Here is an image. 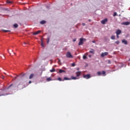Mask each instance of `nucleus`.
I'll use <instances>...</instances> for the list:
<instances>
[{
	"label": "nucleus",
	"mask_w": 130,
	"mask_h": 130,
	"mask_svg": "<svg viewBox=\"0 0 130 130\" xmlns=\"http://www.w3.org/2000/svg\"><path fill=\"white\" fill-rule=\"evenodd\" d=\"M107 22H108V19L107 18H105V19L101 21V23L103 25L105 24Z\"/></svg>",
	"instance_id": "4"
},
{
	"label": "nucleus",
	"mask_w": 130,
	"mask_h": 130,
	"mask_svg": "<svg viewBox=\"0 0 130 130\" xmlns=\"http://www.w3.org/2000/svg\"><path fill=\"white\" fill-rule=\"evenodd\" d=\"M7 3L8 5H10V4H12L13 2L12 1H8Z\"/></svg>",
	"instance_id": "24"
},
{
	"label": "nucleus",
	"mask_w": 130,
	"mask_h": 130,
	"mask_svg": "<svg viewBox=\"0 0 130 130\" xmlns=\"http://www.w3.org/2000/svg\"><path fill=\"white\" fill-rule=\"evenodd\" d=\"M67 57L68 58H73V55L71 54V52H68L66 54Z\"/></svg>",
	"instance_id": "1"
},
{
	"label": "nucleus",
	"mask_w": 130,
	"mask_h": 130,
	"mask_svg": "<svg viewBox=\"0 0 130 130\" xmlns=\"http://www.w3.org/2000/svg\"><path fill=\"white\" fill-rule=\"evenodd\" d=\"M76 77H80L81 76V74H82V73L81 72V71H79L76 73Z\"/></svg>",
	"instance_id": "6"
},
{
	"label": "nucleus",
	"mask_w": 130,
	"mask_h": 130,
	"mask_svg": "<svg viewBox=\"0 0 130 130\" xmlns=\"http://www.w3.org/2000/svg\"><path fill=\"white\" fill-rule=\"evenodd\" d=\"M68 80H71V78H69L68 77H64L63 81Z\"/></svg>",
	"instance_id": "17"
},
{
	"label": "nucleus",
	"mask_w": 130,
	"mask_h": 130,
	"mask_svg": "<svg viewBox=\"0 0 130 130\" xmlns=\"http://www.w3.org/2000/svg\"><path fill=\"white\" fill-rule=\"evenodd\" d=\"M130 24L129 22H125L122 23V25H125L126 26H127Z\"/></svg>",
	"instance_id": "10"
},
{
	"label": "nucleus",
	"mask_w": 130,
	"mask_h": 130,
	"mask_svg": "<svg viewBox=\"0 0 130 130\" xmlns=\"http://www.w3.org/2000/svg\"><path fill=\"white\" fill-rule=\"evenodd\" d=\"M79 78H77L75 76L71 77V80H78Z\"/></svg>",
	"instance_id": "12"
},
{
	"label": "nucleus",
	"mask_w": 130,
	"mask_h": 130,
	"mask_svg": "<svg viewBox=\"0 0 130 130\" xmlns=\"http://www.w3.org/2000/svg\"><path fill=\"white\" fill-rule=\"evenodd\" d=\"M102 74L104 76H106V72L105 71H102Z\"/></svg>",
	"instance_id": "20"
},
{
	"label": "nucleus",
	"mask_w": 130,
	"mask_h": 130,
	"mask_svg": "<svg viewBox=\"0 0 130 130\" xmlns=\"http://www.w3.org/2000/svg\"><path fill=\"white\" fill-rule=\"evenodd\" d=\"M116 35H119V34H121V30L120 29H117L116 31Z\"/></svg>",
	"instance_id": "5"
},
{
	"label": "nucleus",
	"mask_w": 130,
	"mask_h": 130,
	"mask_svg": "<svg viewBox=\"0 0 130 130\" xmlns=\"http://www.w3.org/2000/svg\"><path fill=\"white\" fill-rule=\"evenodd\" d=\"M106 55H108V52H102L101 54V57H104V56H106Z\"/></svg>",
	"instance_id": "2"
},
{
	"label": "nucleus",
	"mask_w": 130,
	"mask_h": 130,
	"mask_svg": "<svg viewBox=\"0 0 130 130\" xmlns=\"http://www.w3.org/2000/svg\"><path fill=\"white\" fill-rule=\"evenodd\" d=\"M43 39H44L42 38V39H41V46L42 47H44V44H43Z\"/></svg>",
	"instance_id": "14"
},
{
	"label": "nucleus",
	"mask_w": 130,
	"mask_h": 130,
	"mask_svg": "<svg viewBox=\"0 0 130 130\" xmlns=\"http://www.w3.org/2000/svg\"><path fill=\"white\" fill-rule=\"evenodd\" d=\"M58 80L60 82H61V81H62V80H61V78L60 77L58 78Z\"/></svg>",
	"instance_id": "27"
},
{
	"label": "nucleus",
	"mask_w": 130,
	"mask_h": 130,
	"mask_svg": "<svg viewBox=\"0 0 130 130\" xmlns=\"http://www.w3.org/2000/svg\"><path fill=\"white\" fill-rule=\"evenodd\" d=\"M79 68H77V71H79Z\"/></svg>",
	"instance_id": "46"
},
{
	"label": "nucleus",
	"mask_w": 130,
	"mask_h": 130,
	"mask_svg": "<svg viewBox=\"0 0 130 130\" xmlns=\"http://www.w3.org/2000/svg\"><path fill=\"white\" fill-rule=\"evenodd\" d=\"M33 78H34V74H30L29 77V79H33Z\"/></svg>",
	"instance_id": "11"
},
{
	"label": "nucleus",
	"mask_w": 130,
	"mask_h": 130,
	"mask_svg": "<svg viewBox=\"0 0 130 130\" xmlns=\"http://www.w3.org/2000/svg\"><path fill=\"white\" fill-rule=\"evenodd\" d=\"M111 39H112V40L115 39V36H112Z\"/></svg>",
	"instance_id": "22"
},
{
	"label": "nucleus",
	"mask_w": 130,
	"mask_h": 130,
	"mask_svg": "<svg viewBox=\"0 0 130 130\" xmlns=\"http://www.w3.org/2000/svg\"><path fill=\"white\" fill-rule=\"evenodd\" d=\"M83 38H81L80 39V41H79V43H78V45H82V44H83Z\"/></svg>",
	"instance_id": "7"
},
{
	"label": "nucleus",
	"mask_w": 130,
	"mask_h": 130,
	"mask_svg": "<svg viewBox=\"0 0 130 130\" xmlns=\"http://www.w3.org/2000/svg\"><path fill=\"white\" fill-rule=\"evenodd\" d=\"M89 57H92V55H89Z\"/></svg>",
	"instance_id": "39"
},
{
	"label": "nucleus",
	"mask_w": 130,
	"mask_h": 130,
	"mask_svg": "<svg viewBox=\"0 0 130 130\" xmlns=\"http://www.w3.org/2000/svg\"><path fill=\"white\" fill-rule=\"evenodd\" d=\"M82 26H86V24H85L84 23H82Z\"/></svg>",
	"instance_id": "35"
},
{
	"label": "nucleus",
	"mask_w": 130,
	"mask_h": 130,
	"mask_svg": "<svg viewBox=\"0 0 130 130\" xmlns=\"http://www.w3.org/2000/svg\"><path fill=\"white\" fill-rule=\"evenodd\" d=\"M117 38H119V36L118 35H117Z\"/></svg>",
	"instance_id": "40"
},
{
	"label": "nucleus",
	"mask_w": 130,
	"mask_h": 130,
	"mask_svg": "<svg viewBox=\"0 0 130 130\" xmlns=\"http://www.w3.org/2000/svg\"><path fill=\"white\" fill-rule=\"evenodd\" d=\"M95 51L93 49H91L89 51L90 53H92V54H94V52Z\"/></svg>",
	"instance_id": "15"
},
{
	"label": "nucleus",
	"mask_w": 130,
	"mask_h": 130,
	"mask_svg": "<svg viewBox=\"0 0 130 130\" xmlns=\"http://www.w3.org/2000/svg\"><path fill=\"white\" fill-rule=\"evenodd\" d=\"M77 39H75L73 40V42H76Z\"/></svg>",
	"instance_id": "34"
},
{
	"label": "nucleus",
	"mask_w": 130,
	"mask_h": 130,
	"mask_svg": "<svg viewBox=\"0 0 130 130\" xmlns=\"http://www.w3.org/2000/svg\"><path fill=\"white\" fill-rule=\"evenodd\" d=\"M75 66H76V64H75V63H73L72 64V67H75Z\"/></svg>",
	"instance_id": "33"
},
{
	"label": "nucleus",
	"mask_w": 130,
	"mask_h": 130,
	"mask_svg": "<svg viewBox=\"0 0 130 130\" xmlns=\"http://www.w3.org/2000/svg\"><path fill=\"white\" fill-rule=\"evenodd\" d=\"M41 32V30H38L36 32H35L33 33V35H38V34H39V33Z\"/></svg>",
	"instance_id": "8"
},
{
	"label": "nucleus",
	"mask_w": 130,
	"mask_h": 130,
	"mask_svg": "<svg viewBox=\"0 0 130 130\" xmlns=\"http://www.w3.org/2000/svg\"><path fill=\"white\" fill-rule=\"evenodd\" d=\"M117 13H116V12H115V13H114V14H113V16H114V17H115V16H117Z\"/></svg>",
	"instance_id": "29"
},
{
	"label": "nucleus",
	"mask_w": 130,
	"mask_h": 130,
	"mask_svg": "<svg viewBox=\"0 0 130 130\" xmlns=\"http://www.w3.org/2000/svg\"><path fill=\"white\" fill-rule=\"evenodd\" d=\"M0 96H3V94H2V93L0 92Z\"/></svg>",
	"instance_id": "41"
},
{
	"label": "nucleus",
	"mask_w": 130,
	"mask_h": 130,
	"mask_svg": "<svg viewBox=\"0 0 130 130\" xmlns=\"http://www.w3.org/2000/svg\"><path fill=\"white\" fill-rule=\"evenodd\" d=\"M83 59H86L87 58V56L86 55H83Z\"/></svg>",
	"instance_id": "28"
},
{
	"label": "nucleus",
	"mask_w": 130,
	"mask_h": 130,
	"mask_svg": "<svg viewBox=\"0 0 130 130\" xmlns=\"http://www.w3.org/2000/svg\"><path fill=\"white\" fill-rule=\"evenodd\" d=\"M97 75H98L99 76H101V75H102L101 72H100V71L98 72Z\"/></svg>",
	"instance_id": "23"
},
{
	"label": "nucleus",
	"mask_w": 130,
	"mask_h": 130,
	"mask_svg": "<svg viewBox=\"0 0 130 130\" xmlns=\"http://www.w3.org/2000/svg\"><path fill=\"white\" fill-rule=\"evenodd\" d=\"M14 28H18V25L17 24H14Z\"/></svg>",
	"instance_id": "25"
},
{
	"label": "nucleus",
	"mask_w": 130,
	"mask_h": 130,
	"mask_svg": "<svg viewBox=\"0 0 130 130\" xmlns=\"http://www.w3.org/2000/svg\"><path fill=\"white\" fill-rule=\"evenodd\" d=\"M116 44H119V42L118 41H117L115 42Z\"/></svg>",
	"instance_id": "31"
},
{
	"label": "nucleus",
	"mask_w": 130,
	"mask_h": 130,
	"mask_svg": "<svg viewBox=\"0 0 130 130\" xmlns=\"http://www.w3.org/2000/svg\"><path fill=\"white\" fill-rule=\"evenodd\" d=\"M58 61H60V60L58 59Z\"/></svg>",
	"instance_id": "47"
},
{
	"label": "nucleus",
	"mask_w": 130,
	"mask_h": 130,
	"mask_svg": "<svg viewBox=\"0 0 130 130\" xmlns=\"http://www.w3.org/2000/svg\"><path fill=\"white\" fill-rule=\"evenodd\" d=\"M24 44H25V45H26V44H27V43L24 42Z\"/></svg>",
	"instance_id": "43"
},
{
	"label": "nucleus",
	"mask_w": 130,
	"mask_h": 130,
	"mask_svg": "<svg viewBox=\"0 0 130 130\" xmlns=\"http://www.w3.org/2000/svg\"><path fill=\"white\" fill-rule=\"evenodd\" d=\"M4 32H11V30H4Z\"/></svg>",
	"instance_id": "26"
},
{
	"label": "nucleus",
	"mask_w": 130,
	"mask_h": 130,
	"mask_svg": "<svg viewBox=\"0 0 130 130\" xmlns=\"http://www.w3.org/2000/svg\"><path fill=\"white\" fill-rule=\"evenodd\" d=\"M83 78L86 79H90V78H91V75L90 74L84 75Z\"/></svg>",
	"instance_id": "3"
},
{
	"label": "nucleus",
	"mask_w": 130,
	"mask_h": 130,
	"mask_svg": "<svg viewBox=\"0 0 130 130\" xmlns=\"http://www.w3.org/2000/svg\"><path fill=\"white\" fill-rule=\"evenodd\" d=\"M8 52L10 53V52L9 51V50H8Z\"/></svg>",
	"instance_id": "48"
},
{
	"label": "nucleus",
	"mask_w": 130,
	"mask_h": 130,
	"mask_svg": "<svg viewBox=\"0 0 130 130\" xmlns=\"http://www.w3.org/2000/svg\"><path fill=\"white\" fill-rule=\"evenodd\" d=\"M17 77H19V76H17L16 77H15L14 79H17Z\"/></svg>",
	"instance_id": "42"
},
{
	"label": "nucleus",
	"mask_w": 130,
	"mask_h": 130,
	"mask_svg": "<svg viewBox=\"0 0 130 130\" xmlns=\"http://www.w3.org/2000/svg\"><path fill=\"white\" fill-rule=\"evenodd\" d=\"M108 63L109 64L111 63V61H110V60H108Z\"/></svg>",
	"instance_id": "32"
},
{
	"label": "nucleus",
	"mask_w": 130,
	"mask_h": 130,
	"mask_svg": "<svg viewBox=\"0 0 130 130\" xmlns=\"http://www.w3.org/2000/svg\"><path fill=\"white\" fill-rule=\"evenodd\" d=\"M65 72H66V71L64 70H62V69H60L59 70V73L60 74H61V73H65Z\"/></svg>",
	"instance_id": "16"
},
{
	"label": "nucleus",
	"mask_w": 130,
	"mask_h": 130,
	"mask_svg": "<svg viewBox=\"0 0 130 130\" xmlns=\"http://www.w3.org/2000/svg\"><path fill=\"white\" fill-rule=\"evenodd\" d=\"M45 23H46V22L44 20H42L41 22H40V23L42 24V25H43V24H45Z\"/></svg>",
	"instance_id": "18"
},
{
	"label": "nucleus",
	"mask_w": 130,
	"mask_h": 130,
	"mask_svg": "<svg viewBox=\"0 0 130 130\" xmlns=\"http://www.w3.org/2000/svg\"><path fill=\"white\" fill-rule=\"evenodd\" d=\"M47 82H50V81H52V78L51 77H48L46 79Z\"/></svg>",
	"instance_id": "13"
},
{
	"label": "nucleus",
	"mask_w": 130,
	"mask_h": 130,
	"mask_svg": "<svg viewBox=\"0 0 130 130\" xmlns=\"http://www.w3.org/2000/svg\"><path fill=\"white\" fill-rule=\"evenodd\" d=\"M50 40V39L49 38H47V43L48 44L49 43V41Z\"/></svg>",
	"instance_id": "21"
},
{
	"label": "nucleus",
	"mask_w": 130,
	"mask_h": 130,
	"mask_svg": "<svg viewBox=\"0 0 130 130\" xmlns=\"http://www.w3.org/2000/svg\"><path fill=\"white\" fill-rule=\"evenodd\" d=\"M89 22H91V19L88 20Z\"/></svg>",
	"instance_id": "45"
},
{
	"label": "nucleus",
	"mask_w": 130,
	"mask_h": 130,
	"mask_svg": "<svg viewBox=\"0 0 130 130\" xmlns=\"http://www.w3.org/2000/svg\"><path fill=\"white\" fill-rule=\"evenodd\" d=\"M28 83H29V84H31V83H32V82H31V81H29L28 82Z\"/></svg>",
	"instance_id": "37"
},
{
	"label": "nucleus",
	"mask_w": 130,
	"mask_h": 130,
	"mask_svg": "<svg viewBox=\"0 0 130 130\" xmlns=\"http://www.w3.org/2000/svg\"><path fill=\"white\" fill-rule=\"evenodd\" d=\"M2 79H5V76H2Z\"/></svg>",
	"instance_id": "44"
},
{
	"label": "nucleus",
	"mask_w": 130,
	"mask_h": 130,
	"mask_svg": "<svg viewBox=\"0 0 130 130\" xmlns=\"http://www.w3.org/2000/svg\"><path fill=\"white\" fill-rule=\"evenodd\" d=\"M92 43H95V42H96L95 41H92Z\"/></svg>",
	"instance_id": "38"
},
{
	"label": "nucleus",
	"mask_w": 130,
	"mask_h": 130,
	"mask_svg": "<svg viewBox=\"0 0 130 130\" xmlns=\"http://www.w3.org/2000/svg\"><path fill=\"white\" fill-rule=\"evenodd\" d=\"M12 86H13V84L10 85L9 86L8 88H11V87H12Z\"/></svg>",
	"instance_id": "36"
},
{
	"label": "nucleus",
	"mask_w": 130,
	"mask_h": 130,
	"mask_svg": "<svg viewBox=\"0 0 130 130\" xmlns=\"http://www.w3.org/2000/svg\"><path fill=\"white\" fill-rule=\"evenodd\" d=\"M2 59H5L6 58V57H5V56L4 55H3V57H1Z\"/></svg>",
	"instance_id": "30"
},
{
	"label": "nucleus",
	"mask_w": 130,
	"mask_h": 130,
	"mask_svg": "<svg viewBox=\"0 0 130 130\" xmlns=\"http://www.w3.org/2000/svg\"><path fill=\"white\" fill-rule=\"evenodd\" d=\"M50 72L51 73H53V72H55V69L54 68H53L52 69L50 70Z\"/></svg>",
	"instance_id": "19"
},
{
	"label": "nucleus",
	"mask_w": 130,
	"mask_h": 130,
	"mask_svg": "<svg viewBox=\"0 0 130 130\" xmlns=\"http://www.w3.org/2000/svg\"><path fill=\"white\" fill-rule=\"evenodd\" d=\"M122 43H123L124 44H125V45H127V41L125 39H123L122 40Z\"/></svg>",
	"instance_id": "9"
}]
</instances>
